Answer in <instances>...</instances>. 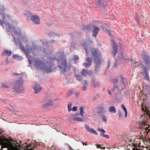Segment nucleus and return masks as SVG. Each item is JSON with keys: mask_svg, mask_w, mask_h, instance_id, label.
I'll return each instance as SVG.
<instances>
[{"mask_svg": "<svg viewBox=\"0 0 150 150\" xmlns=\"http://www.w3.org/2000/svg\"><path fill=\"white\" fill-rule=\"evenodd\" d=\"M54 59V58L48 57L45 64L39 60H36L35 61L34 66L36 68H40L48 73L51 72L52 71V66L53 65L52 61Z\"/></svg>", "mask_w": 150, "mask_h": 150, "instance_id": "obj_1", "label": "nucleus"}, {"mask_svg": "<svg viewBox=\"0 0 150 150\" xmlns=\"http://www.w3.org/2000/svg\"><path fill=\"white\" fill-rule=\"evenodd\" d=\"M58 61L59 64H60L59 67L62 72L64 73L67 71V69L70 70L71 65L69 64L67 66V60L64 55L61 56L58 59Z\"/></svg>", "mask_w": 150, "mask_h": 150, "instance_id": "obj_2", "label": "nucleus"}, {"mask_svg": "<svg viewBox=\"0 0 150 150\" xmlns=\"http://www.w3.org/2000/svg\"><path fill=\"white\" fill-rule=\"evenodd\" d=\"M91 51L92 56L94 58L95 60V62L96 64L95 70L97 71L98 69L99 68V65H100L101 64L100 61L101 55L100 53L98 51V50L95 49H91Z\"/></svg>", "mask_w": 150, "mask_h": 150, "instance_id": "obj_3", "label": "nucleus"}, {"mask_svg": "<svg viewBox=\"0 0 150 150\" xmlns=\"http://www.w3.org/2000/svg\"><path fill=\"white\" fill-rule=\"evenodd\" d=\"M23 81L21 78L16 81L15 82V85L13 87V89L16 93H18L23 90V87L22 86Z\"/></svg>", "mask_w": 150, "mask_h": 150, "instance_id": "obj_4", "label": "nucleus"}, {"mask_svg": "<svg viewBox=\"0 0 150 150\" xmlns=\"http://www.w3.org/2000/svg\"><path fill=\"white\" fill-rule=\"evenodd\" d=\"M118 80L117 79H116L115 80L114 82L115 84L114 87L112 89V91H113L115 89V87H116L118 91H122L123 88L125 86H123L122 83V84H121L120 83H118Z\"/></svg>", "mask_w": 150, "mask_h": 150, "instance_id": "obj_5", "label": "nucleus"}, {"mask_svg": "<svg viewBox=\"0 0 150 150\" xmlns=\"http://www.w3.org/2000/svg\"><path fill=\"white\" fill-rule=\"evenodd\" d=\"M95 3L98 7L104 8L105 4L108 2L107 0H96Z\"/></svg>", "mask_w": 150, "mask_h": 150, "instance_id": "obj_6", "label": "nucleus"}, {"mask_svg": "<svg viewBox=\"0 0 150 150\" xmlns=\"http://www.w3.org/2000/svg\"><path fill=\"white\" fill-rule=\"evenodd\" d=\"M31 21L35 24H38L40 23V19L39 17L36 15L31 16Z\"/></svg>", "mask_w": 150, "mask_h": 150, "instance_id": "obj_7", "label": "nucleus"}, {"mask_svg": "<svg viewBox=\"0 0 150 150\" xmlns=\"http://www.w3.org/2000/svg\"><path fill=\"white\" fill-rule=\"evenodd\" d=\"M112 41L113 42V44L112 45L113 50L112 53L113 56H115L118 52L117 47L115 45L113 39L112 40Z\"/></svg>", "mask_w": 150, "mask_h": 150, "instance_id": "obj_8", "label": "nucleus"}, {"mask_svg": "<svg viewBox=\"0 0 150 150\" xmlns=\"http://www.w3.org/2000/svg\"><path fill=\"white\" fill-rule=\"evenodd\" d=\"M33 87L34 90V92L36 94L39 92L42 89L41 87L37 84H35L33 85Z\"/></svg>", "mask_w": 150, "mask_h": 150, "instance_id": "obj_9", "label": "nucleus"}, {"mask_svg": "<svg viewBox=\"0 0 150 150\" xmlns=\"http://www.w3.org/2000/svg\"><path fill=\"white\" fill-rule=\"evenodd\" d=\"M99 30L100 29L98 28L96 26H94L93 30V33L92 36L96 37Z\"/></svg>", "mask_w": 150, "mask_h": 150, "instance_id": "obj_10", "label": "nucleus"}, {"mask_svg": "<svg viewBox=\"0 0 150 150\" xmlns=\"http://www.w3.org/2000/svg\"><path fill=\"white\" fill-rule=\"evenodd\" d=\"M86 129L87 131L91 133L97 135V133L93 128H91L88 126H86Z\"/></svg>", "mask_w": 150, "mask_h": 150, "instance_id": "obj_11", "label": "nucleus"}, {"mask_svg": "<svg viewBox=\"0 0 150 150\" xmlns=\"http://www.w3.org/2000/svg\"><path fill=\"white\" fill-rule=\"evenodd\" d=\"M86 61L87 62V63H84L83 64L84 66L86 68H88L91 65V59L88 57L86 59Z\"/></svg>", "mask_w": 150, "mask_h": 150, "instance_id": "obj_12", "label": "nucleus"}, {"mask_svg": "<svg viewBox=\"0 0 150 150\" xmlns=\"http://www.w3.org/2000/svg\"><path fill=\"white\" fill-rule=\"evenodd\" d=\"M98 129V131L101 132L100 133V135L101 136L104 137L107 139H109V138L110 137L109 136L104 134L105 131L104 129H100L99 128Z\"/></svg>", "mask_w": 150, "mask_h": 150, "instance_id": "obj_13", "label": "nucleus"}, {"mask_svg": "<svg viewBox=\"0 0 150 150\" xmlns=\"http://www.w3.org/2000/svg\"><path fill=\"white\" fill-rule=\"evenodd\" d=\"M92 73V71L90 70H87L85 69H83L81 74L83 76H86Z\"/></svg>", "mask_w": 150, "mask_h": 150, "instance_id": "obj_14", "label": "nucleus"}, {"mask_svg": "<svg viewBox=\"0 0 150 150\" xmlns=\"http://www.w3.org/2000/svg\"><path fill=\"white\" fill-rule=\"evenodd\" d=\"M12 52L10 51L7 50H5L4 51L2 52V54L3 55L6 54L8 56H10L12 54Z\"/></svg>", "mask_w": 150, "mask_h": 150, "instance_id": "obj_15", "label": "nucleus"}, {"mask_svg": "<svg viewBox=\"0 0 150 150\" xmlns=\"http://www.w3.org/2000/svg\"><path fill=\"white\" fill-rule=\"evenodd\" d=\"M144 59L146 64H149L150 62L149 57L147 55H145L143 57Z\"/></svg>", "mask_w": 150, "mask_h": 150, "instance_id": "obj_16", "label": "nucleus"}, {"mask_svg": "<svg viewBox=\"0 0 150 150\" xmlns=\"http://www.w3.org/2000/svg\"><path fill=\"white\" fill-rule=\"evenodd\" d=\"M93 85L95 87H98L100 85L99 82L95 80H93L92 81Z\"/></svg>", "mask_w": 150, "mask_h": 150, "instance_id": "obj_17", "label": "nucleus"}, {"mask_svg": "<svg viewBox=\"0 0 150 150\" xmlns=\"http://www.w3.org/2000/svg\"><path fill=\"white\" fill-rule=\"evenodd\" d=\"M109 110L110 112L111 113H115L116 112V109L113 106L110 107L109 108Z\"/></svg>", "mask_w": 150, "mask_h": 150, "instance_id": "obj_18", "label": "nucleus"}, {"mask_svg": "<svg viewBox=\"0 0 150 150\" xmlns=\"http://www.w3.org/2000/svg\"><path fill=\"white\" fill-rule=\"evenodd\" d=\"M91 26L90 25H87L82 28V30H88L91 29Z\"/></svg>", "mask_w": 150, "mask_h": 150, "instance_id": "obj_19", "label": "nucleus"}, {"mask_svg": "<svg viewBox=\"0 0 150 150\" xmlns=\"http://www.w3.org/2000/svg\"><path fill=\"white\" fill-rule=\"evenodd\" d=\"M84 109V108L83 107L81 106L80 108V114L81 115V116L83 117V110Z\"/></svg>", "mask_w": 150, "mask_h": 150, "instance_id": "obj_20", "label": "nucleus"}, {"mask_svg": "<svg viewBox=\"0 0 150 150\" xmlns=\"http://www.w3.org/2000/svg\"><path fill=\"white\" fill-rule=\"evenodd\" d=\"M119 46L120 49L122 50L125 49V47L124 45L123 44V43L121 41H119Z\"/></svg>", "mask_w": 150, "mask_h": 150, "instance_id": "obj_21", "label": "nucleus"}, {"mask_svg": "<svg viewBox=\"0 0 150 150\" xmlns=\"http://www.w3.org/2000/svg\"><path fill=\"white\" fill-rule=\"evenodd\" d=\"M147 124L146 123V122H142L141 125V127H142V128H145L146 130H147V129H147V127L145 128L144 127V126H146L147 125Z\"/></svg>", "mask_w": 150, "mask_h": 150, "instance_id": "obj_22", "label": "nucleus"}, {"mask_svg": "<svg viewBox=\"0 0 150 150\" xmlns=\"http://www.w3.org/2000/svg\"><path fill=\"white\" fill-rule=\"evenodd\" d=\"M143 76L144 77L146 80L148 81L149 80V76L148 75L146 71H145Z\"/></svg>", "mask_w": 150, "mask_h": 150, "instance_id": "obj_23", "label": "nucleus"}, {"mask_svg": "<svg viewBox=\"0 0 150 150\" xmlns=\"http://www.w3.org/2000/svg\"><path fill=\"white\" fill-rule=\"evenodd\" d=\"M121 107L123 110H124L125 113V117H126L127 115V110L125 107V105H122L121 106Z\"/></svg>", "mask_w": 150, "mask_h": 150, "instance_id": "obj_24", "label": "nucleus"}, {"mask_svg": "<svg viewBox=\"0 0 150 150\" xmlns=\"http://www.w3.org/2000/svg\"><path fill=\"white\" fill-rule=\"evenodd\" d=\"M102 27L104 30L106 32H108L110 35V30L108 29L105 25H103Z\"/></svg>", "mask_w": 150, "mask_h": 150, "instance_id": "obj_25", "label": "nucleus"}, {"mask_svg": "<svg viewBox=\"0 0 150 150\" xmlns=\"http://www.w3.org/2000/svg\"><path fill=\"white\" fill-rule=\"evenodd\" d=\"M52 101L47 102L44 104V105L45 107L51 106L52 105Z\"/></svg>", "mask_w": 150, "mask_h": 150, "instance_id": "obj_26", "label": "nucleus"}, {"mask_svg": "<svg viewBox=\"0 0 150 150\" xmlns=\"http://www.w3.org/2000/svg\"><path fill=\"white\" fill-rule=\"evenodd\" d=\"M2 85L4 88H8L9 87V85L7 83H2Z\"/></svg>", "mask_w": 150, "mask_h": 150, "instance_id": "obj_27", "label": "nucleus"}, {"mask_svg": "<svg viewBox=\"0 0 150 150\" xmlns=\"http://www.w3.org/2000/svg\"><path fill=\"white\" fill-rule=\"evenodd\" d=\"M75 76L77 79L79 81H81L82 79V77L79 75H76Z\"/></svg>", "mask_w": 150, "mask_h": 150, "instance_id": "obj_28", "label": "nucleus"}, {"mask_svg": "<svg viewBox=\"0 0 150 150\" xmlns=\"http://www.w3.org/2000/svg\"><path fill=\"white\" fill-rule=\"evenodd\" d=\"M74 121H83L82 119L79 117H75L74 118Z\"/></svg>", "mask_w": 150, "mask_h": 150, "instance_id": "obj_29", "label": "nucleus"}, {"mask_svg": "<svg viewBox=\"0 0 150 150\" xmlns=\"http://www.w3.org/2000/svg\"><path fill=\"white\" fill-rule=\"evenodd\" d=\"M75 118V117L74 115H73L71 117L69 118H68V121L70 122H71L73 121H74V118Z\"/></svg>", "mask_w": 150, "mask_h": 150, "instance_id": "obj_30", "label": "nucleus"}, {"mask_svg": "<svg viewBox=\"0 0 150 150\" xmlns=\"http://www.w3.org/2000/svg\"><path fill=\"white\" fill-rule=\"evenodd\" d=\"M104 111V107H103L101 106L99 108V112H103Z\"/></svg>", "mask_w": 150, "mask_h": 150, "instance_id": "obj_31", "label": "nucleus"}, {"mask_svg": "<svg viewBox=\"0 0 150 150\" xmlns=\"http://www.w3.org/2000/svg\"><path fill=\"white\" fill-rule=\"evenodd\" d=\"M120 79L121 80L122 83V84L123 86H125V83L124 81L125 79L122 77H121Z\"/></svg>", "mask_w": 150, "mask_h": 150, "instance_id": "obj_32", "label": "nucleus"}, {"mask_svg": "<svg viewBox=\"0 0 150 150\" xmlns=\"http://www.w3.org/2000/svg\"><path fill=\"white\" fill-rule=\"evenodd\" d=\"M71 104L69 103L68 106V110L70 112L71 110Z\"/></svg>", "mask_w": 150, "mask_h": 150, "instance_id": "obj_33", "label": "nucleus"}, {"mask_svg": "<svg viewBox=\"0 0 150 150\" xmlns=\"http://www.w3.org/2000/svg\"><path fill=\"white\" fill-rule=\"evenodd\" d=\"M135 20L136 21L138 22V23H140V21H139V20L138 18V15L136 14V16H135Z\"/></svg>", "mask_w": 150, "mask_h": 150, "instance_id": "obj_34", "label": "nucleus"}, {"mask_svg": "<svg viewBox=\"0 0 150 150\" xmlns=\"http://www.w3.org/2000/svg\"><path fill=\"white\" fill-rule=\"evenodd\" d=\"M102 120L103 121H104L105 122H106L107 121V119H106L105 116L103 115L102 116Z\"/></svg>", "mask_w": 150, "mask_h": 150, "instance_id": "obj_35", "label": "nucleus"}, {"mask_svg": "<svg viewBox=\"0 0 150 150\" xmlns=\"http://www.w3.org/2000/svg\"><path fill=\"white\" fill-rule=\"evenodd\" d=\"M142 109H143V111L144 110L145 112L146 113V114L147 115L148 114H149V111H148V110H144V109L143 108H142Z\"/></svg>", "mask_w": 150, "mask_h": 150, "instance_id": "obj_36", "label": "nucleus"}, {"mask_svg": "<svg viewBox=\"0 0 150 150\" xmlns=\"http://www.w3.org/2000/svg\"><path fill=\"white\" fill-rule=\"evenodd\" d=\"M117 64H118L117 62L116 61L115 63L114 64V65L112 67H115V68L117 67Z\"/></svg>", "mask_w": 150, "mask_h": 150, "instance_id": "obj_37", "label": "nucleus"}, {"mask_svg": "<svg viewBox=\"0 0 150 150\" xmlns=\"http://www.w3.org/2000/svg\"><path fill=\"white\" fill-rule=\"evenodd\" d=\"M77 110V108L76 107H73L72 109V110L73 111H76Z\"/></svg>", "mask_w": 150, "mask_h": 150, "instance_id": "obj_38", "label": "nucleus"}, {"mask_svg": "<svg viewBox=\"0 0 150 150\" xmlns=\"http://www.w3.org/2000/svg\"><path fill=\"white\" fill-rule=\"evenodd\" d=\"M87 86L84 85V86L82 88V89L83 91H85L86 89Z\"/></svg>", "mask_w": 150, "mask_h": 150, "instance_id": "obj_39", "label": "nucleus"}, {"mask_svg": "<svg viewBox=\"0 0 150 150\" xmlns=\"http://www.w3.org/2000/svg\"><path fill=\"white\" fill-rule=\"evenodd\" d=\"M74 60H76L79 59V57L78 56H74Z\"/></svg>", "mask_w": 150, "mask_h": 150, "instance_id": "obj_40", "label": "nucleus"}, {"mask_svg": "<svg viewBox=\"0 0 150 150\" xmlns=\"http://www.w3.org/2000/svg\"><path fill=\"white\" fill-rule=\"evenodd\" d=\"M84 85H86V86H87V81H84V82L83 83Z\"/></svg>", "mask_w": 150, "mask_h": 150, "instance_id": "obj_41", "label": "nucleus"}, {"mask_svg": "<svg viewBox=\"0 0 150 150\" xmlns=\"http://www.w3.org/2000/svg\"><path fill=\"white\" fill-rule=\"evenodd\" d=\"M122 114L120 112H119L118 113V116L119 117H120L122 116Z\"/></svg>", "mask_w": 150, "mask_h": 150, "instance_id": "obj_42", "label": "nucleus"}, {"mask_svg": "<svg viewBox=\"0 0 150 150\" xmlns=\"http://www.w3.org/2000/svg\"><path fill=\"white\" fill-rule=\"evenodd\" d=\"M135 66L136 67H138V66L139 65V64L138 63V62H136L135 63Z\"/></svg>", "mask_w": 150, "mask_h": 150, "instance_id": "obj_43", "label": "nucleus"}, {"mask_svg": "<svg viewBox=\"0 0 150 150\" xmlns=\"http://www.w3.org/2000/svg\"><path fill=\"white\" fill-rule=\"evenodd\" d=\"M27 14H29L30 15H32V13L29 11H27L26 15H27Z\"/></svg>", "mask_w": 150, "mask_h": 150, "instance_id": "obj_44", "label": "nucleus"}, {"mask_svg": "<svg viewBox=\"0 0 150 150\" xmlns=\"http://www.w3.org/2000/svg\"><path fill=\"white\" fill-rule=\"evenodd\" d=\"M17 57V56L16 55H14L13 56V59H15Z\"/></svg>", "mask_w": 150, "mask_h": 150, "instance_id": "obj_45", "label": "nucleus"}, {"mask_svg": "<svg viewBox=\"0 0 150 150\" xmlns=\"http://www.w3.org/2000/svg\"><path fill=\"white\" fill-rule=\"evenodd\" d=\"M19 75V74H18V73H14V74H13V76H14V75Z\"/></svg>", "mask_w": 150, "mask_h": 150, "instance_id": "obj_46", "label": "nucleus"}, {"mask_svg": "<svg viewBox=\"0 0 150 150\" xmlns=\"http://www.w3.org/2000/svg\"><path fill=\"white\" fill-rule=\"evenodd\" d=\"M97 147L98 148H100L101 146H100L99 144H97Z\"/></svg>", "mask_w": 150, "mask_h": 150, "instance_id": "obj_47", "label": "nucleus"}, {"mask_svg": "<svg viewBox=\"0 0 150 150\" xmlns=\"http://www.w3.org/2000/svg\"><path fill=\"white\" fill-rule=\"evenodd\" d=\"M86 41H84L82 43V45H83V46H84V45H85V44H86Z\"/></svg>", "mask_w": 150, "mask_h": 150, "instance_id": "obj_48", "label": "nucleus"}, {"mask_svg": "<svg viewBox=\"0 0 150 150\" xmlns=\"http://www.w3.org/2000/svg\"><path fill=\"white\" fill-rule=\"evenodd\" d=\"M84 49L85 50L86 53L87 54V55H88V53L87 51V50L86 48H84Z\"/></svg>", "mask_w": 150, "mask_h": 150, "instance_id": "obj_49", "label": "nucleus"}, {"mask_svg": "<svg viewBox=\"0 0 150 150\" xmlns=\"http://www.w3.org/2000/svg\"><path fill=\"white\" fill-rule=\"evenodd\" d=\"M6 60L7 61L6 62V63L7 64H8L9 63V61L8 60V58H6Z\"/></svg>", "mask_w": 150, "mask_h": 150, "instance_id": "obj_50", "label": "nucleus"}, {"mask_svg": "<svg viewBox=\"0 0 150 150\" xmlns=\"http://www.w3.org/2000/svg\"><path fill=\"white\" fill-rule=\"evenodd\" d=\"M110 62L109 61H108V67H110Z\"/></svg>", "mask_w": 150, "mask_h": 150, "instance_id": "obj_51", "label": "nucleus"}, {"mask_svg": "<svg viewBox=\"0 0 150 150\" xmlns=\"http://www.w3.org/2000/svg\"><path fill=\"white\" fill-rule=\"evenodd\" d=\"M28 61L29 62V63L30 64H31V60L30 59H28Z\"/></svg>", "mask_w": 150, "mask_h": 150, "instance_id": "obj_52", "label": "nucleus"}, {"mask_svg": "<svg viewBox=\"0 0 150 150\" xmlns=\"http://www.w3.org/2000/svg\"><path fill=\"white\" fill-rule=\"evenodd\" d=\"M100 148L102 149H105V147H101Z\"/></svg>", "mask_w": 150, "mask_h": 150, "instance_id": "obj_53", "label": "nucleus"}, {"mask_svg": "<svg viewBox=\"0 0 150 150\" xmlns=\"http://www.w3.org/2000/svg\"><path fill=\"white\" fill-rule=\"evenodd\" d=\"M108 93H109L110 95H111V92H110V90H108Z\"/></svg>", "mask_w": 150, "mask_h": 150, "instance_id": "obj_54", "label": "nucleus"}, {"mask_svg": "<svg viewBox=\"0 0 150 150\" xmlns=\"http://www.w3.org/2000/svg\"><path fill=\"white\" fill-rule=\"evenodd\" d=\"M121 54L122 56H124V53H122Z\"/></svg>", "mask_w": 150, "mask_h": 150, "instance_id": "obj_55", "label": "nucleus"}, {"mask_svg": "<svg viewBox=\"0 0 150 150\" xmlns=\"http://www.w3.org/2000/svg\"><path fill=\"white\" fill-rule=\"evenodd\" d=\"M29 150H34V149H32V148H30L29 149Z\"/></svg>", "mask_w": 150, "mask_h": 150, "instance_id": "obj_56", "label": "nucleus"}, {"mask_svg": "<svg viewBox=\"0 0 150 150\" xmlns=\"http://www.w3.org/2000/svg\"><path fill=\"white\" fill-rule=\"evenodd\" d=\"M82 143L83 144V145H84V143L83 142Z\"/></svg>", "mask_w": 150, "mask_h": 150, "instance_id": "obj_57", "label": "nucleus"}, {"mask_svg": "<svg viewBox=\"0 0 150 150\" xmlns=\"http://www.w3.org/2000/svg\"><path fill=\"white\" fill-rule=\"evenodd\" d=\"M73 44H74V45H75V43H73V44H72V45H73V46H74V45H73Z\"/></svg>", "mask_w": 150, "mask_h": 150, "instance_id": "obj_58", "label": "nucleus"}, {"mask_svg": "<svg viewBox=\"0 0 150 150\" xmlns=\"http://www.w3.org/2000/svg\"><path fill=\"white\" fill-rule=\"evenodd\" d=\"M142 73H144L143 72V71L142 72Z\"/></svg>", "mask_w": 150, "mask_h": 150, "instance_id": "obj_59", "label": "nucleus"}]
</instances>
